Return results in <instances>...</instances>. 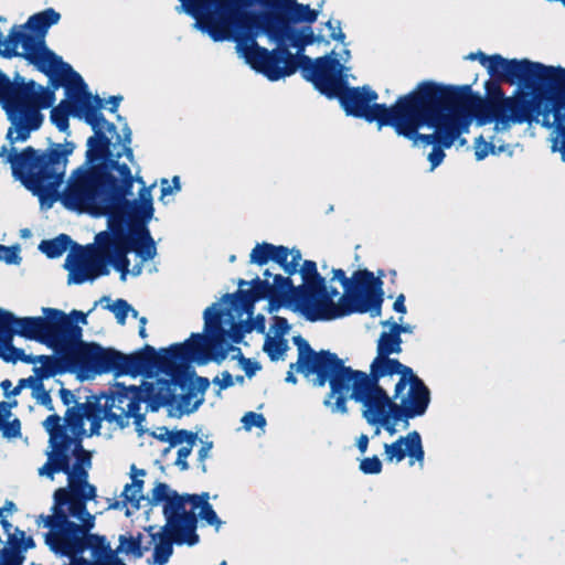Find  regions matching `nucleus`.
<instances>
[{"mask_svg":"<svg viewBox=\"0 0 565 565\" xmlns=\"http://www.w3.org/2000/svg\"><path fill=\"white\" fill-rule=\"evenodd\" d=\"M318 11L297 0H218L203 33L214 42L233 41L245 62L275 82L294 75L309 45L296 24H311Z\"/></svg>","mask_w":565,"mask_h":565,"instance_id":"1","label":"nucleus"},{"mask_svg":"<svg viewBox=\"0 0 565 565\" xmlns=\"http://www.w3.org/2000/svg\"><path fill=\"white\" fill-rule=\"evenodd\" d=\"M1 55L7 58L21 56L49 77L53 90L65 89V98L51 109V121L60 131L66 132L70 116L83 119L93 129L86 141H131V130L125 118L117 115V124L108 121L102 109L105 102L92 95L83 77L61 56L45 46L43 41L13 29L8 35Z\"/></svg>","mask_w":565,"mask_h":565,"instance_id":"2","label":"nucleus"},{"mask_svg":"<svg viewBox=\"0 0 565 565\" xmlns=\"http://www.w3.org/2000/svg\"><path fill=\"white\" fill-rule=\"evenodd\" d=\"M502 81L489 78L484 83L486 98H482L467 85H444L440 88L452 107L469 128L473 120L479 126L491 122L508 125L509 122H532L542 116L543 125L555 128V115H558L562 94H550L543 88H523L505 97L501 87Z\"/></svg>","mask_w":565,"mask_h":565,"instance_id":"3","label":"nucleus"},{"mask_svg":"<svg viewBox=\"0 0 565 565\" xmlns=\"http://www.w3.org/2000/svg\"><path fill=\"white\" fill-rule=\"evenodd\" d=\"M132 173L110 189L96 196L85 206L83 213L93 217H106V232L134 250L137 258L149 262L158 255L157 242L151 235L149 224L154 217V205L151 189L142 186L138 196L130 199L134 189Z\"/></svg>","mask_w":565,"mask_h":565,"instance_id":"4","label":"nucleus"},{"mask_svg":"<svg viewBox=\"0 0 565 565\" xmlns=\"http://www.w3.org/2000/svg\"><path fill=\"white\" fill-rule=\"evenodd\" d=\"M462 119L440 88L431 81L419 83L404 95L390 127L411 141H466Z\"/></svg>","mask_w":565,"mask_h":565,"instance_id":"5","label":"nucleus"},{"mask_svg":"<svg viewBox=\"0 0 565 565\" xmlns=\"http://www.w3.org/2000/svg\"><path fill=\"white\" fill-rule=\"evenodd\" d=\"M297 365L298 373L306 377L316 375L312 381L315 386L323 387L327 383L329 384L330 392L323 399V405L332 414L347 415L349 413L348 399H352L361 404L362 417L369 424L376 422L390 405L391 396L381 384L372 383L308 358L301 359L300 355H298Z\"/></svg>","mask_w":565,"mask_h":565,"instance_id":"6","label":"nucleus"},{"mask_svg":"<svg viewBox=\"0 0 565 565\" xmlns=\"http://www.w3.org/2000/svg\"><path fill=\"white\" fill-rule=\"evenodd\" d=\"M85 164L95 171L89 172L85 166L77 168L71 181H68L65 190L61 195V203L65 209L83 213L85 206L96 200L110 189L111 183H118L131 174V170L127 163H120L118 158L121 152L116 154L113 150L119 147L125 154L132 159V149L128 147L130 143H86Z\"/></svg>","mask_w":565,"mask_h":565,"instance_id":"7","label":"nucleus"},{"mask_svg":"<svg viewBox=\"0 0 565 565\" xmlns=\"http://www.w3.org/2000/svg\"><path fill=\"white\" fill-rule=\"evenodd\" d=\"M54 102L53 90L33 79L26 81L19 73L11 79L0 70V105L11 122L6 135L8 141H25L41 127V110L52 107Z\"/></svg>","mask_w":565,"mask_h":565,"instance_id":"8","label":"nucleus"},{"mask_svg":"<svg viewBox=\"0 0 565 565\" xmlns=\"http://www.w3.org/2000/svg\"><path fill=\"white\" fill-rule=\"evenodd\" d=\"M156 349L150 344L126 354L113 347H103L97 342L87 341L75 350L78 363V380L86 381L96 375L111 373L115 377L130 375L136 377L153 369L156 363L151 355Z\"/></svg>","mask_w":565,"mask_h":565,"instance_id":"9","label":"nucleus"},{"mask_svg":"<svg viewBox=\"0 0 565 565\" xmlns=\"http://www.w3.org/2000/svg\"><path fill=\"white\" fill-rule=\"evenodd\" d=\"M491 79L508 84L518 83L523 88H543L552 96L565 89V68L547 66L530 60H508L500 54H492L484 66Z\"/></svg>","mask_w":565,"mask_h":565,"instance_id":"10","label":"nucleus"},{"mask_svg":"<svg viewBox=\"0 0 565 565\" xmlns=\"http://www.w3.org/2000/svg\"><path fill=\"white\" fill-rule=\"evenodd\" d=\"M89 248L93 249V253L83 265L82 271L72 276L73 285L94 282L100 277L108 276L111 268L119 273L121 281L127 280L130 266L129 254H134V250L106 231L95 234Z\"/></svg>","mask_w":565,"mask_h":565,"instance_id":"11","label":"nucleus"},{"mask_svg":"<svg viewBox=\"0 0 565 565\" xmlns=\"http://www.w3.org/2000/svg\"><path fill=\"white\" fill-rule=\"evenodd\" d=\"M339 296L335 287H328L326 278L306 295L305 308L311 310L317 318L307 319L310 322L331 321L350 316L352 313L370 312L371 317H377L382 311L383 298L381 295H373L372 299L362 302L343 303L339 301L335 306L333 299Z\"/></svg>","mask_w":565,"mask_h":565,"instance_id":"12","label":"nucleus"},{"mask_svg":"<svg viewBox=\"0 0 565 565\" xmlns=\"http://www.w3.org/2000/svg\"><path fill=\"white\" fill-rule=\"evenodd\" d=\"M379 95L369 86L350 87L344 84L333 99H338L347 115L355 118H362L367 122L375 121L379 127H390L392 120L404 99V95L399 96L392 106L385 104H376Z\"/></svg>","mask_w":565,"mask_h":565,"instance_id":"13","label":"nucleus"},{"mask_svg":"<svg viewBox=\"0 0 565 565\" xmlns=\"http://www.w3.org/2000/svg\"><path fill=\"white\" fill-rule=\"evenodd\" d=\"M292 342L297 347L298 355H300L301 359L308 358L315 360L316 362L323 363L327 366L338 369L375 384H381V380L385 376L397 374L399 360L391 356L376 354L370 364V372L366 373L345 365L344 361L330 350H313L309 342L301 335L294 337Z\"/></svg>","mask_w":565,"mask_h":565,"instance_id":"14","label":"nucleus"},{"mask_svg":"<svg viewBox=\"0 0 565 565\" xmlns=\"http://www.w3.org/2000/svg\"><path fill=\"white\" fill-rule=\"evenodd\" d=\"M298 71L307 82L329 99H333V96H337L347 84L344 66L334 51L316 58L302 56Z\"/></svg>","mask_w":565,"mask_h":565,"instance_id":"15","label":"nucleus"},{"mask_svg":"<svg viewBox=\"0 0 565 565\" xmlns=\"http://www.w3.org/2000/svg\"><path fill=\"white\" fill-rule=\"evenodd\" d=\"M199 494L183 493L173 491L168 501L162 505L163 516L166 520L163 532L177 534L181 532V537L177 541V545L194 546L199 543L200 536L196 533L198 519L196 515L186 511V504H191L192 510L199 508Z\"/></svg>","mask_w":565,"mask_h":565,"instance_id":"16","label":"nucleus"},{"mask_svg":"<svg viewBox=\"0 0 565 565\" xmlns=\"http://www.w3.org/2000/svg\"><path fill=\"white\" fill-rule=\"evenodd\" d=\"M14 145L9 143L10 148H8L3 143L0 156L3 157L7 153L6 161L11 164L12 177L17 181H20L33 195H41L49 190L41 153L31 146L17 152Z\"/></svg>","mask_w":565,"mask_h":565,"instance_id":"17","label":"nucleus"},{"mask_svg":"<svg viewBox=\"0 0 565 565\" xmlns=\"http://www.w3.org/2000/svg\"><path fill=\"white\" fill-rule=\"evenodd\" d=\"M41 317H18L13 312L0 308V328L8 330L10 335H19L26 340L38 341L46 347H57L51 308H42Z\"/></svg>","mask_w":565,"mask_h":565,"instance_id":"18","label":"nucleus"},{"mask_svg":"<svg viewBox=\"0 0 565 565\" xmlns=\"http://www.w3.org/2000/svg\"><path fill=\"white\" fill-rule=\"evenodd\" d=\"M43 526L50 530L44 534V542L55 555L73 561L84 557L83 554L89 550V533H82L78 523L65 520L64 526L57 524Z\"/></svg>","mask_w":565,"mask_h":565,"instance_id":"19","label":"nucleus"},{"mask_svg":"<svg viewBox=\"0 0 565 565\" xmlns=\"http://www.w3.org/2000/svg\"><path fill=\"white\" fill-rule=\"evenodd\" d=\"M332 274L331 280H338L344 289V296L340 298V302H362V300L372 299L373 295H381L383 298V281L381 279V276L384 275L383 270L379 271V277H375L366 268L354 271L351 278H348L341 268L333 269Z\"/></svg>","mask_w":565,"mask_h":565,"instance_id":"20","label":"nucleus"},{"mask_svg":"<svg viewBox=\"0 0 565 565\" xmlns=\"http://www.w3.org/2000/svg\"><path fill=\"white\" fill-rule=\"evenodd\" d=\"M207 344L203 333H192L185 341L160 349V355L164 360H171L174 364L180 365L182 371L190 376H195L193 363L198 365H206L213 362L212 355L204 352L202 348Z\"/></svg>","mask_w":565,"mask_h":565,"instance_id":"21","label":"nucleus"},{"mask_svg":"<svg viewBox=\"0 0 565 565\" xmlns=\"http://www.w3.org/2000/svg\"><path fill=\"white\" fill-rule=\"evenodd\" d=\"M88 312L73 309L65 313L61 309L51 308L52 322L55 327V337L50 341H56L57 347H64L68 350H76L87 341L83 340V328L79 324L88 323Z\"/></svg>","mask_w":565,"mask_h":565,"instance_id":"22","label":"nucleus"},{"mask_svg":"<svg viewBox=\"0 0 565 565\" xmlns=\"http://www.w3.org/2000/svg\"><path fill=\"white\" fill-rule=\"evenodd\" d=\"M152 361L156 363L153 369L141 373L143 376H151L154 372L162 373L166 377H158L154 383V393L167 396L168 399L175 403L177 394L174 387L180 388L179 380H182V369L180 365L174 364L171 360H164L160 355V349L156 350V353L151 355Z\"/></svg>","mask_w":565,"mask_h":565,"instance_id":"23","label":"nucleus"},{"mask_svg":"<svg viewBox=\"0 0 565 565\" xmlns=\"http://www.w3.org/2000/svg\"><path fill=\"white\" fill-rule=\"evenodd\" d=\"M49 348L54 351V354L45 355L42 364L33 367L34 374L40 376L43 381L66 373L76 374L78 379V363L75 351L64 347Z\"/></svg>","mask_w":565,"mask_h":565,"instance_id":"24","label":"nucleus"},{"mask_svg":"<svg viewBox=\"0 0 565 565\" xmlns=\"http://www.w3.org/2000/svg\"><path fill=\"white\" fill-rule=\"evenodd\" d=\"M88 472L79 471L73 481L78 483L76 489L71 487L57 488L53 493V505L57 509L64 507H87L88 501H93L97 497L96 487L87 481Z\"/></svg>","mask_w":565,"mask_h":565,"instance_id":"25","label":"nucleus"},{"mask_svg":"<svg viewBox=\"0 0 565 565\" xmlns=\"http://www.w3.org/2000/svg\"><path fill=\"white\" fill-rule=\"evenodd\" d=\"M384 455L387 461H403L409 457L412 461H417L420 466L424 462L425 451L423 447L422 436L417 430L401 436L392 444H384Z\"/></svg>","mask_w":565,"mask_h":565,"instance_id":"26","label":"nucleus"},{"mask_svg":"<svg viewBox=\"0 0 565 565\" xmlns=\"http://www.w3.org/2000/svg\"><path fill=\"white\" fill-rule=\"evenodd\" d=\"M51 148L41 153L43 167L49 188L57 181H61L67 163V158L73 153L76 143H50Z\"/></svg>","mask_w":565,"mask_h":565,"instance_id":"27","label":"nucleus"},{"mask_svg":"<svg viewBox=\"0 0 565 565\" xmlns=\"http://www.w3.org/2000/svg\"><path fill=\"white\" fill-rule=\"evenodd\" d=\"M51 511V515H39L36 523H43V525L57 524L64 526L65 519L66 521H71L70 519L74 518L81 522L78 527L82 529V533H90L95 526V515L88 512L87 507H67V509L64 507H61V509L52 507Z\"/></svg>","mask_w":565,"mask_h":565,"instance_id":"28","label":"nucleus"},{"mask_svg":"<svg viewBox=\"0 0 565 565\" xmlns=\"http://www.w3.org/2000/svg\"><path fill=\"white\" fill-rule=\"evenodd\" d=\"M230 316V310L223 308L221 302H213L203 312L205 329H215L217 333L230 344H239L244 341L245 333L236 323L232 324L230 329L223 327L224 317Z\"/></svg>","mask_w":565,"mask_h":565,"instance_id":"29","label":"nucleus"},{"mask_svg":"<svg viewBox=\"0 0 565 565\" xmlns=\"http://www.w3.org/2000/svg\"><path fill=\"white\" fill-rule=\"evenodd\" d=\"M61 19V14L53 8H47L41 12L32 14L23 26H13L10 31L15 29L28 35L33 36L38 41H43L47 30L56 24ZM11 32H9L10 34Z\"/></svg>","mask_w":565,"mask_h":565,"instance_id":"30","label":"nucleus"},{"mask_svg":"<svg viewBox=\"0 0 565 565\" xmlns=\"http://www.w3.org/2000/svg\"><path fill=\"white\" fill-rule=\"evenodd\" d=\"M71 443V439L54 443V445H50L52 451L47 452L50 460H53L57 467L62 468L60 471L67 476L70 482L77 477V472L85 471V469H81L79 467L71 466L72 456L74 454Z\"/></svg>","mask_w":565,"mask_h":565,"instance_id":"31","label":"nucleus"},{"mask_svg":"<svg viewBox=\"0 0 565 565\" xmlns=\"http://www.w3.org/2000/svg\"><path fill=\"white\" fill-rule=\"evenodd\" d=\"M178 1L180 2V6L177 8V10L193 18L195 20V28L202 32L218 0Z\"/></svg>","mask_w":565,"mask_h":565,"instance_id":"32","label":"nucleus"},{"mask_svg":"<svg viewBox=\"0 0 565 565\" xmlns=\"http://www.w3.org/2000/svg\"><path fill=\"white\" fill-rule=\"evenodd\" d=\"M181 537V532L172 534L171 532H160L151 534V543H154L152 563L156 565H166L173 554V545Z\"/></svg>","mask_w":565,"mask_h":565,"instance_id":"33","label":"nucleus"},{"mask_svg":"<svg viewBox=\"0 0 565 565\" xmlns=\"http://www.w3.org/2000/svg\"><path fill=\"white\" fill-rule=\"evenodd\" d=\"M407 407L415 414L416 417H422L426 414L430 402L431 392L426 385L425 381L416 385H412L406 395L402 396Z\"/></svg>","mask_w":565,"mask_h":565,"instance_id":"34","label":"nucleus"},{"mask_svg":"<svg viewBox=\"0 0 565 565\" xmlns=\"http://www.w3.org/2000/svg\"><path fill=\"white\" fill-rule=\"evenodd\" d=\"M92 243L86 245H81L77 242L73 241L72 246L67 249L68 254L64 262V269L68 271L67 284L73 285L72 276L78 271H82V267L86 264L88 257L93 253L90 249Z\"/></svg>","mask_w":565,"mask_h":565,"instance_id":"35","label":"nucleus"},{"mask_svg":"<svg viewBox=\"0 0 565 565\" xmlns=\"http://www.w3.org/2000/svg\"><path fill=\"white\" fill-rule=\"evenodd\" d=\"M270 284L271 294L278 296V298L292 299L294 302L299 305L306 302L305 292L297 291V286H294L290 277L276 274L273 276V282Z\"/></svg>","mask_w":565,"mask_h":565,"instance_id":"36","label":"nucleus"},{"mask_svg":"<svg viewBox=\"0 0 565 565\" xmlns=\"http://www.w3.org/2000/svg\"><path fill=\"white\" fill-rule=\"evenodd\" d=\"M221 302L227 303L230 306V308H227L230 312L234 310L238 317L247 315L248 318H252L254 316L255 306L258 301L249 297V295L239 294L238 289L233 294L223 295ZM230 317L232 318L231 315Z\"/></svg>","mask_w":565,"mask_h":565,"instance_id":"37","label":"nucleus"},{"mask_svg":"<svg viewBox=\"0 0 565 565\" xmlns=\"http://www.w3.org/2000/svg\"><path fill=\"white\" fill-rule=\"evenodd\" d=\"M73 239L67 234H58L49 239H43L39 244V250L50 259L61 257L72 246Z\"/></svg>","mask_w":565,"mask_h":565,"instance_id":"38","label":"nucleus"},{"mask_svg":"<svg viewBox=\"0 0 565 565\" xmlns=\"http://www.w3.org/2000/svg\"><path fill=\"white\" fill-rule=\"evenodd\" d=\"M204 332L206 333V343L211 347L213 362L221 364L227 358L231 350H233V345L222 338L213 327L211 329L204 328Z\"/></svg>","mask_w":565,"mask_h":565,"instance_id":"39","label":"nucleus"},{"mask_svg":"<svg viewBox=\"0 0 565 565\" xmlns=\"http://www.w3.org/2000/svg\"><path fill=\"white\" fill-rule=\"evenodd\" d=\"M143 535L138 533L137 535H119V545L114 552L118 554L130 555L135 558H141L146 552L150 550V545H142Z\"/></svg>","mask_w":565,"mask_h":565,"instance_id":"40","label":"nucleus"},{"mask_svg":"<svg viewBox=\"0 0 565 565\" xmlns=\"http://www.w3.org/2000/svg\"><path fill=\"white\" fill-rule=\"evenodd\" d=\"M299 273L301 275L302 284L297 286L298 292L308 295L318 284H322L323 276L318 271L317 264L313 260H303Z\"/></svg>","mask_w":565,"mask_h":565,"instance_id":"41","label":"nucleus"},{"mask_svg":"<svg viewBox=\"0 0 565 565\" xmlns=\"http://www.w3.org/2000/svg\"><path fill=\"white\" fill-rule=\"evenodd\" d=\"M265 300L268 301L266 311L268 313H274L280 310L281 308L290 309L294 312L300 313L306 320L310 318H317V316L309 309L305 308V305L296 303L292 299L278 298L274 294L269 295Z\"/></svg>","mask_w":565,"mask_h":565,"instance_id":"42","label":"nucleus"},{"mask_svg":"<svg viewBox=\"0 0 565 565\" xmlns=\"http://www.w3.org/2000/svg\"><path fill=\"white\" fill-rule=\"evenodd\" d=\"M24 353L23 349L13 345L10 332L0 328V359L15 364L18 361L22 362Z\"/></svg>","mask_w":565,"mask_h":565,"instance_id":"43","label":"nucleus"},{"mask_svg":"<svg viewBox=\"0 0 565 565\" xmlns=\"http://www.w3.org/2000/svg\"><path fill=\"white\" fill-rule=\"evenodd\" d=\"M23 530L15 526L14 532L6 542V546L0 548V561L13 557L26 558L23 551Z\"/></svg>","mask_w":565,"mask_h":565,"instance_id":"44","label":"nucleus"},{"mask_svg":"<svg viewBox=\"0 0 565 565\" xmlns=\"http://www.w3.org/2000/svg\"><path fill=\"white\" fill-rule=\"evenodd\" d=\"M61 416L57 414L49 415L43 422V427L45 431L49 434L50 439L49 444L54 445V443L62 441L68 439V434L66 430L65 424H61Z\"/></svg>","mask_w":565,"mask_h":565,"instance_id":"45","label":"nucleus"},{"mask_svg":"<svg viewBox=\"0 0 565 565\" xmlns=\"http://www.w3.org/2000/svg\"><path fill=\"white\" fill-rule=\"evenodd\" d=\"M522 143H475V154L478 161L483 160L486 157L491 154L507 153L508 157H512L514 148Z\"/></svg>","mask_w":565,"mask_h":565,"instance_id":"46","label":"nucleus"},{"mask_svg":"<svg viewBox=\"0 0 565 565\" xmlns=\"http://www.w3.org/2000/svg\"><path fill=\"white\" fill-rule=\"evenodd\" d=\"M522 143H475V154L478 161L483 160L486 157L491 154L507 153L508 157H512L514 148Z\"/></svg>","mask_w":565,"mask_h":565,"instance_id":"47","label":"nucleus"},{"mask_svg":"<svg viewBox=\"0 0 565 565\" xmlns=\"http://www.w3.org/2000/svg\"><path fill=\"white\" fill-rule=\"evenodd\" d=\"M522 143H475V154L478 161L483 160L486 157L491 154L507 153L508 157H512L514 148Z\"/></svg>","mask_w":565,"mask_h":565,"instance_id":"48","label":"nucleus"},{"mask_svg":"<svg viewBox=\"0 0 565 565\" xmlns=\"http://www.w3.org/2000/svg\"><path fill=\"white\" fill-rule=\"evenodd\" d=\"M179 384L182 391L192 392L195 397L198 393L203 396L210 387L211 382L207 377L200 376L196 373L195 376H190L185 371H182V380H179Z\"/></svg>","mask_w":565,"mask_h":565,"instance_id":"49","label":"nucleus"},{"mask_svg":"<svg viewBox=\"0 0 565 565\" xmlns=\"http://www.w3.org/2000/svg\"><path fill=\"white\" fill-rule=\"evenodd\" d=\"M402 338H396L394 334H387L383 331L376 342V354L391 356L392 354H399L402 352Z\"/></svg>","mask_w":565,"mask_h":565,"instance_id":"50","label":"nucleus"},{"mask_svg":"<svg viewBox=\"0 0 565 565\" xmlns=\"http://www.w3.org/2000/svg\"><path fill=\"white\" fill-rule=\"evenodd\" d=\"M66 430L68 429L72 435H68V439L72 440L71 446L74 452L84 451L83 437L86 436V429L84 427L85 420L73 419L64 417Z\"/></svg>","mask_w":565,"mask_h":565,"instance_id":"51","label":"nucleus"},{"mask_svg":"<svg viewBox=\"0 0 565 565\" xmlns=\"http://www.w3.org/2000/svg\"><path fill=\"white\" fill-rule=\"evenodd\" d=\"M143 403L147 405V409L151 413H157L161 407H169V416L173 417L175 416L172 413V409L174 408V403L170 399L164 397L163 395L156 394L154 393V383L148 384V395L145 398Z\"/></svg>","mask_w":565,"mask_h":565,"instance_id":"52","label":"nucleus"},{"mask_svg":"<svg viewBox=\"0 0 565 565\" xmlns=\"http://www.w3.org/2000/svg\"><path fill=\"white\" fill-rule=\"evenodd\" d=\"M288 350V342L286 339L271 338L266 335L263 351L268 355L270 361L276 362L284 358Z\"/></svg>","mask_w":565,"mask_h":565,"instance_id":"53","label":"nucleus"},{"mask_svg":"<svg viewBox=\"0 0 565 565\" xmlns=\"http://www.w3.org/2000/svg\"><path fill=\"white\" fill-rule=\"evenodd\" d=\"M192 398H194V395L192 392L189 391H185L184 394L177 395L174 407L178 411V417L196 412L200 408V406L204 403V396H201L191 405Z\"/></svg>","mask_w":565,"mask_h":565,"instance_id":"54","label":"nucleus"},{"mask_svg":"<svg viewBox=\"0 0 565 565\" xmlns=\"http://www.w3.org/2000/svg\"><path fill=\"white\" fill-rule=\"evenodd\" d=\"M199 508L200 509V518L204 520L209 525H213L216 530L222 525V521L218 518L217 513L214 511L213 507L209 502V493L203 492L199 494Z\"/></svg>","mask_w":565,"mask_h":565,"instance_id":"55","label":"nucleus"},{"mask_svg":"<svg viewBox=\"0 0 565 565\" xmlns=\"http://www.w3.org/2000/svg\"><path fill=\"white\" fill-rule=\"evenodd\" d=\"M173 491L174 490L171 489V487L168 483L157 481L151 492L148 495H145V500L151 507H156L159 504L163 505L171 497Z\"/></svg>","mask_w":565,"mask_h":565,"instance_id":"56","label":"nucleus"},{"mask_svg":"<svg viewBox=\"0 0 565 565\" xmlns=\"http://www.w3.org/2000/svg\"><path fill=\"white\" fill-rule=\"evenodd\" d=\"M420 143H413V146H419ZM424 148L431 146V150L427 154V160L430 163V171H434L439 167L445 157V150L451 148L455 143H422Z\"/></svg>","mask_w":565,"mask_h":565,"instance_id":"57","label":"nucleus"},{"mask_svg":"<svg viewBox=\"0 0 565 565\" xmlns=\"http://www.w3.org/2000/svg\"><path fill=\"white\" fill-rule=\"evenodd\" d=\"M390 405H387L384 414L388 416L391 419L399 423V419H413L416 418L415 414L407 407V405L401 401L397 404L393 398H391Z\"/></svg>","mask_w":565,"mask_h":565,"instance_id":"58","label":"nucleus"},{"mask_svg":"<svg viewBox=\"0 0 565 565\" xmlns=\"http://www.w3.org/2000/svg\"><path fill=\"white\" fill-rule=\"evenodd\" d=\"M88 545L89 551L92 553L93 558L103 556L104 554H108V552H114L109 542L107 541L105 535L89 533L88 534Z\"/></svg>","mask_w":565,"mask_h":565,"instance_id":"59","label":"nucleus"},{"mask_svg":"<svg viewBox=\"0 0 565 565\" xmlns=\"http://www.w3.org/2000/svg\"><path fill=\"white\" fill-rule=\"evenodd\" d=\"M271 243H257L249 255V263L264 266L271 260Z\"/></svg>","mask_w":565,"mask_h":565,"instance_id":"60","label":"nucleus"},{"mask_svg":"<svg viewBox=\"0 0 565 565\" xmlns=\"http://www.w3.org/2000/svg\"><path fill=\"white\" fill-rule=\"evenodd\" d=\"M105 309L115 315L117 323L124 326L129 315V310H131V305L127 300L118 298L113 303H108Z\"/></svg>","mask_w":565,"mask_h":565,"instance_id":"61","label":"nucleus"},{"mask_svg":"<svg viewBox=\"0 0 565 565\" xmlns=\"http://www.w3.org/2000/svg\"><path fill=\"white\" fill-rule=\"evenodd\" d=\"M21 247L19 244L6 246L0 244V259L8 265H20L22 257L20 256Z\"/></svg>","mask_w":565,"mask_h":565,"instance_id":"62","label":"nucleus"},{"mask_svg":"<svg viewBox=\"0 0 565 565\" xmlns=\"http://www.w3.org/2000/svg\"><path fill=\"white\" fill-rule=\"evenodd\" d=\"M245 430L249 431L252 428L264 429L267 422L263 414L256 412H247L241 419Z\"/></svg>","mask_w":565,"mask_h":565,"instance_id":"63","label":"nucleus"},{"mask_svg":"<svg viewBox=\"0 0 565 565\" xmlns=\"http://www.w3.org/2000/svg\"><path fill=\"white\" fill-rule=\"evenodd\" d=\"M359 469L364 475H379L382 472L383 463L381 459L374 455L372 457H365L360 461Z\"/></svg>","mask_w":565,"mask_h":565,"instance_id":"64","label":"nucleus"}]
</instances>
